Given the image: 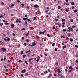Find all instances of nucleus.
<instances>
[{"label":"nucleus","instance_id":"a211bd4d","mask_svg":"<svg viewBox=\"0 0 78 78\" xmlns=\"http://www.w3.org/2000/svg\"><path fill=\"white\" fill-rule=\"evenodd\" d=\"M66 45H65L64 46H63L62 47L63 49H64V48H66Z\"/></svg>","mask_w":78,"mask_h":78},{"label":"nucleus","instance_id":"338daca9","mask_svg":"<svg viewBox=\"0 0 78 78\" xmlns=\"http://www.w3.org/2000/svg\"><path fill=\"white\" fill-rule=\"evenodd\" d=\"M62 24L63 25H65V24H66V23H65L63 22Z\"/></svg>","mask_w":78,"mask_h":78},{"label":"nucleus","instance_id":"20e7f679","mask_svg":"<svg viewBox=\"0 0 78 78\" xmlns=\"http://www.w3.org/2000/svg\"><path fill=\"white\" fill-rule=\"evenodd\" d=\"M68 30H71V31H73V29L71 28L70 27H68Z\"/></svg>","mask_w":78,"mask_h":78},{"label":"nucleus","instance_id":"c03bdc74","mask_svg":"<svg viewBox=\"0 0 78 78\" xmlns=\"http://www.w3.org/2000/svg\"><path fill=\"white\" fill-rule=\"evenodd\" d=\"M21 5H22V6H23V7L24 6V4H22Z\"/></svg>","mask_w":78,"mask_h":78},{"label":"nucleus","instance_id":"c85d7f7f","mask_svg":"<svg viewBox=\"0 0 78 78\" xmlns=\"http://www.w3.org/2000/svg\"><path fill=\"white\" fill-rule=\"evenodd\" d=\"M0 25H1V26H3V24L2 23H1L0 24Z\"/></svg>","mask_w":78,"mask_h":78},{"label":"nucleus","instance_id":"1a4fd4ad","mask_svg":"<svg viewBox=\"0 0 78 78\" xmlns=\"http://www.w3.org/2000/svg\"><path fill=\"white\" fill-rule=\"evenodd\" d=\"M23 20H24V21H25V20H27V18H23Z\"/></svg>","mask_w":78,"mask_h":78},{"label":"nucleus","instance_id":"09e8293b","mask_svg":"<svg viewBox=\"0 0 78 78\" xmlns=\"http://www.w3.org/2000/svg\"><path fill=\"white\" fill-rule=\"evenodd\" d=\"M4 41H7V39H6V38H4Z\"/></svg>","mask_w":78,"mask_h":78},{"label":"nucleus","instance_id":"37998d69","mask_svg":"<svg viewBox=\"0 0 78 78\" xmlns=\"http://www.w3.org/2000/svg\"><path fill=\"white\" fill-rule=\"evenodd\" d=\"M37 59H38L39 60V59H40V57H39V56L38 57Z\"/></svg>","mask_w":78,"mask_h":78},{"label":"nucleus","instance_id":"f704fd0d","mask_svg":"<svg viewBox=\"0 0 78 78\" xmlns=\"http://www.w3.org/2000/svg\"><path fill=\"white\" fill-rule=\"evenodd\" d=\"M25 28H23L22 29H21V31H23V30H25Z\"/></svg>","mask_w":78,"mask_h":78},{"label":"nucleus","instance_id":"6e6d98bb","mask_svg":"<svg viewBox=\"0 0 78 78\" xmlns=\"http://www.w3.org/2000/svg\"><path fill=\"white\" fill-rule=\"evenodd\" d=\"M12 34H13V36H16V34H15L14 33H13Z\"/></svg>","mask_w":78,"mask_h":78},{"label":"nucleus","instance_id":"423d86ee","mask_svg":"<svg viewBox=\"0 0 78 78\" xmlns=\"http://www.w3.org/2000/svg\"><path fill=\"white\" fill-rule=\"evenodd\" d=\"M14 27V24H12L11 25V28H13Z\"/></svg>","mask_w":78,"mask_h":78},{"label":"nucleus","instance_id":"5fc2aeb1","mask_svg":"<svg viewBox=\"0 0 78 78\" xmlns=\"http://www.w3.org/2000/svg\"><path fill=\"white\" fill-rule=\"evenodd\" d=\"M21 73H24V71H23V70H22L21 71Z\"/></svg>","mask_w":78,"mask_h":78},{"label":"nucleus","instance_id":"052dcab7","mask_svg":"<svg viewBox=\"0 0 78 78\" xmlns=\"http://www.w3.org/2000/svg\"><path fill=\"white\" fill-rule=\"evenodd\" d=\"M67 31H69V32H70V30H67Z\"/></svg>","mask_w":78,"mask_h":78},{"label":"nucleus","instance_id":"79ce46f5","mask_svg":"<svg viewBox=\"0 0 78 78\" xmlns=\"http://www.w3.org/2000/svg\"><path fill=\"white\" fill-rule=\"evenodd\" d=\"M22 40H23V39H25V37H23L21 38Z\"/></svg>","mask_w":78,"mask_h":78},{"label":"nucleus","instance_id":"e2e57ef3","mask_svg":"<svg viewBox=\"0 0 78 78\" xmlns=\"http://www.w3.org/2000/svg\"><path fill=\"white\" fill-rule=\"evenodd\" d=\"M1 3L2 5H5V3L3 2H2Z\"/></svg>","mask_w":78,"mask_h":78},{"label":"nucleus","instance_id":"9d476101","mask_svg":"<svg viewBox=\"0 0 78 78\" xmlns=\"http://www.w3.org/2000/svg\"><path fill=\"white\" fill-rule=\"evenodd\" d=\"M30 51H30V50H29V51H27L26 52V53H29V52H30Z\"/></svg>","mask_w":78,"mask_h":78},{"label":"nucleus","instance_id":"4d7b16f0","mask_svg":"<svg viewBox=\"0 0 78 78\" xmlns=\"http://www.w3.org/2000/svg\"><path fill=\"white\" fill-rule=\"evenodd\" d=\"M6 35L5 34H3V36H4V37H5L6 36Z\"/></svg>","mask_w":78,"mask_h":78},{"label":"nucleus","instance_id":"13d9d810","mask_svg":"<svg viewBox=\"0 0 78 78\" xmlns=\"http://www.w3.org/2000/svg\"><path fill=\"white\" fill-rule=\"evenodd\" d=\"M25 24H27V23H27V21H25Z\"/></svg>","mask_w":78,"mask_h":78},{"label":"nucleus","instance_id":"c756f323","mask_svg":"<svg viewBox=\"0 0 78 78\" xmlns=\"http://www.w3.org/2000/svg\"><path fill=\"white\" fill-rule=\"evenodd\" d=\"M26 41H27V42H29V40L28 39L26 40Z\"/></svg>","mask_w":78,"mask_h":78},{"label":"nucleus","instance_id":"393cba45","mask_svg":"<svg viewBox=\"0 0 78 78\" xmlns=\"http://www.w3.org/2000/svg\"><path fill=\"white\" fill-rule=\"evenodd\" d=\"M18 62H22V60H19V61H18Z\"/></svg>","mask_w":78,"mask_h":78},{"label":"nucleus","instance_id":"f8f14e48","mask_svg":"<svg viewBox=\"0 0 78 78\" xmlns=\"http://www.w3.org/2000/svg\"><path fill=\"white\" fill-rule=\"evenodd\" d=\"M62 37H63V38H65V37H64V35H62L61 36V38H62Z\"/></svg>","mask_w":78,"mask_h":78},{"label":"nucleus","instance_id":"3c124183","mask_svg":"<svg viewBox=\"0 0 78 78\" xmlns=\"http://www.w3.org/2000/svg\"><path fill=\"white\" fill-rule=\"evenodd\" d=\"M23 74H21V77H23Z\"/></svg>","mask_w":78,"mask_h":78},{"label":"nucleus","instance_id":"72a5a7b5","mask_svg":"<svg viewBox=\"0 0 78 78\" xmlns=\"http://www.w3.org/2000/svg\"><path fill=\"white\" fill-rule=\"evenodd\" d=\"M62 75V74H58V76H61Z\"/></svg>","mask_w":78,"mask_h":78},{"label":"nucleus","instance_id":"8fccbe9b","mask_svg":"<svg viewBox=\"0 0 78 78\" xmlns=\"http://www.w3.org/2000/svg\"><path fill=\"white\" fill-rule=\"evenodd\" d=\"M28 16V15H26L25 16V17H27Z\"/></svg>","mask_w":78,"mask_h":78},{"label":"nucleus","instance_id":"412c9836","mask_svg":"<svg viewBox=\"0 0 78 78\" xmlns=\"http://www.w3.org/2000/svg\"><path fill=\"white\" fill-rule=\"evenodd\" d=\"M25 62L26 64H27V65L28 64V62H27V61H25Z\"/></svg>","mask_w":78,"mask_h":78},{"label":"nucleus","instance_id":"7ed1b4c3","mask_svg":"<svg viewBox=\"0 0 78 78\" xmlns=\"http://www.w3.org/2000/svg\"><path fill=\"white\" fill-rule=\"evenodd\" d=\"M36 42H34L32 43V45H31V47H33V46H34V45H36Z\"/></svg>","mask_w":78,"mask_h":78},{"label":"nucleus","instance_id":"4468645a","mask_svg":"<svg viewBox=\"0 0 78 78\" xmlns=\"http://www.w3.org/2000/svg\"><path fill=\"white\" fill-rule=\"evenodd\" d=\"M72 5H75V3L74 2H72L71 3Z\"/></svg>","mask_w":78,"mask_h":78},{"label":"nucleus","instance_id":"b1692460","mask_svg":"<svg viewBox=\"0 0 78 78\" xmlns=\"http://www.w3.org/2000/svg\"><path fill=\"white\" fill-rule=\"evenodd\" d=\"M36 17H34V19H33V20H36Z\"/></svg>","mask_w":78,"mask_h":78},{"label":"nucleus","instance_id":"4c0bfd02","mask_svg":"<svg viewBox=\"0 0 78 78\" xmlns=\"http://www.w3.org/2000/svg\"><path fill=\"white\" fill-rule=\"evenodd\" d=\"M55 46V43H53L52 44V47H54Z\"/></svg>","mask_w":78,"mask_h":78},{"label":"nucleus","instance_id":"864d4df0","mask_svg":"<svg viewBox=\"0 0 78 78\" xmlns=\"http://www.w3.org/2000/svg\"><path fill=\"white\" fill-rule=\"evenodd\" d=\"M5 25H9V23H5Z\"/></svg>","mask_w":78,"mask_h":78},{"label":"nucleus","instance_id":"bb28decb","mask_svg":"<svg viewBox=\"0 0 78 78\" xmlns=\"http://www.w3.org/2000/svg\"><path fill=\"white\" fill-rule=\"evenodd\" d=\"M47 36L48 37H50V34H47Z\"/></svg>","mask_w":78,"mask_h":78},{"label":"nucleus","instance_id":"dca6fc26","mask_svg":"<svg viewBox=\"0 0 78 78\" xmlns=\"http://www.w3.org/2000/svg\"><path fill=\"white\" fill-rule=\"evenodd\" d=\"M26 56V55H23V58H25Z\"/></svg>","mask_w":78,"mask_h":78},{"label":"nucleus","instance_id":"c9c22d12","mask_svg":"<svg viewBox=\"0 0 78 78\" xmlns=\"http://www.w3.org/2000/svg\"><path fill=\"white\" fill-rule=\"evenodd\" d=\"M74 12H77V10H75L74 11Z\"/></svg>","mask_w":78,"mask_h":78},{"label":"nucleus","instance_id":"ea45409f","mask_svg":"<svg viewBox=\"0 0 78 78\" xmlns=\"http://www.w3.org/2000/svg\"><path fill=\"white\" fill-rule=\"evenodd\" d=\"M63 31H67V30H66V29H63Z\"/></svg>","mask_w":78,"mask_h":78},{"label":"nucleus","instance_id":"6e6552de","mask_svg":"<svg viewBox=\"0 0 78 78\" xmlns=\"http://www.w3.org/2000/svg\"><path fill=\"white\" fill-rule=\"evenodd\" d=\"M57 72L58 73H61V71H60V69H59L57 71Z\"/></svg>","mask_w":78,"mask_h":78},{"label":"nucleus","instance_id":"a18cd8bd","mask_svg":"<svg viewBox=\"0 0 78 78\" xmlns=\"http://www.w3.org/2000/svg\"><path fill=\"white\" fill-rule=\"evenodd\" d=\"M3 17V15L0 16V18H1V17Z\"/></svg>","mask_w":78,"mask_h":78},{"label":"nucleus","instance_id":"0e129e2a","mask_svg":"<svg viewBox=\"0 0 78 78\" xmlns=\"http://www.w3.org/2000/svg\"><path fill=\"white\" fill-rule=\"evenodd\" d=\"M78 45H75V47H78Z\"/></svg>","mask_w":78,"mask_h":78},{"label":"nucleus","instance_id":"39448f33","mask_svg":"<svg viewBox=\"0 0 78 78\" xmlns=\"http://www.w3.org/2000/svg\"><path fill=\"white\" fill-rule=\"evenodd\" d=\"M29 33H30V31H28V33H27V34H26V37H27L29 35Z\"/></svg>","mask_w":78,"mask_h":78},{"label":"nucleus","instance_id":"f03ea898","mask_svg":"<svg viewBox=\"0 0 78 78\" xmlns=\"http://www.w3.org/2000/svg\"><path fill=\"white\" fill-rule=\"evenodd\" d=\"M34 8H39V5L37 4H35L34 5Z\"/></svg>","mask_w":78,"mask_h":78},{"label":"nucleus","instance_id":"69168bd1","mask_svg":"<svg viewBox=\"0 0 78 78\" xmlns=\"http://www.w3.org/2000/svg\"><path fill=\"white\" fill-rule=\"evenodd\" d=\"M8 69H6V70H5V71L6 72H8Z\"/></svg>","mask_w":78,"mask_h":78},{"label":"nucleus","instance_id":"774afa93","mask_svg":"<svg viewBox=\"0 0 78 78\" xmlns=\"http://www.w3.org/2000/svg\"><path fill=\"white\" fill-rule=\"evenodd\" d=\"M76 62L77 63H78V60H76Z\"/></svg>","mask_w":78,"mask_h":78},{"label":"nucleus","instance_id":"f257e3e1","mask_svg":"<svg viewBox=\"0 0 78 78\" xmlns=\"http://www.w3.org/2000/svg\"><path fill=\"white\" fill-rule=\"evenodd\" d=\"M1 50L2 51H4V52H5L6 50L5 48H3L1 49Z\"/></svg>","mask_w":78,"mask_h":78},{"label":"nucleus","instance_id":"cd10ccee","mask_svg":"<svg viewBox=\"0 0 78 78\" xmlns=\"http://www.w3.org/2000/svg\"><path fill=\"white\" fill-rule=\"evenodd\" d=\"M66 37V40H69V38H68L67 37Z\"/></svg>","mask_w":78,"mask_h":78},{"label":"nucleus","instance_id":"680f3d73","mask_svg":"<svg viewBox=\"0 0 78 78\" xmlns=\"http://www.w3.org/2000/svg\"><path fill=\"white\" fill-rule=\"evenodd\" d=\"M64 25H62V28H64Z\"/></svg>","mask_w":78,"mask_h":78},{"label":"nucleus","instance_id":"e433bc0d","mask_svg":"<svg viewBox=\"0 0 78 78\" xmlns=\"http://www.w3.org/2000/svg\"><path fill=\"white\" fill-rule=\"evenodd\" d=\"M72 66H70L69 67V69H72Z\"/></svg>","mask_w":78,"mask_h":78},{"label":"nucleus","instance_id":"7c9ffc66","mask_svg":"<svg viewBox=\"0 0 78 78\" xmlns=\"http://www.w3.org/2000/svg\"><path fill=\"white\" fill-rule=\"evenodd\" d=\"M45 55V56H47V53L46 52L44 53Z\"/></svg>","mask_w":78,"mask_h":78},{"label":"nucleus","instance_id":"aec40b11","mask_svg":"<svg viewBox=\"0 0 78 78\" xmlns=\"http://www.w3.org/2000/svg\"><path fill=\"white\" fill-rule=\"evenodd\" d=\"M58 9H61V6H58Z\"/></svg>","mask_w":78,"mask_h":78},{"label":"nucleus","instance_id":"f3484780","mask_svg":"<svg viewBox=\"0 0 78 78\" xmlns=\"http://www.w3.org/2000/svg\"><path fill=\"white\" fill-rule=\"evenodd\" d=\"M31 53V52H30L27 55V56H28L29 57H30V54Z\"/></svg>","mask_w":78,"mask_h":78},{"label":"nucleus","instance_id":"ddd939ff","mask_svg":"<svg viewBox=\"0 0 78 78\" xmlns=\"http://www.w3.org/2000/svg\"><path fill=\"white\" fill-rule=\"evenodd\" d=\"M4 58L3 60L4 61H5V59H6V56L4 55Z\"/></svg>","mask_w":78,"mask_h":78},{"label":"nucleus","instance_id":"5701e85b","mask_svg":"<svg viewBox=\"0 0 78 78\" xmlns=\"http://www.w3.org/2000/svg\"><path fill=\"white\" fill-rule=\"evenodd\" d=\"M17 3H20V0H17Z\"/></svg>","mask_w":78,"mask_h":78},{"label":"nucleus","instance_id":"4be33fe9","mask_svg":"<svg viewBox=\"0 0 78 78\" xmlns=\"http://www.w3.org/2000/svg\"><path fill=\"white\" fill-rule=\"evenodd\" d=\"M62 22H65V20L64 19H62Z\"/></svg>","mask_w":78,"mask_h":78},{"label":"nucleus","instance_id":"58836bf2","mask_svg":"<svg viewBox=\"0 0 78 78\" xmlns=\"http://www.w3.org/2000/svg\"><path fill=\"white\" fill-rule=\"evenodd\" d=\"M23 53V51H22L20 53L21 55H22V54Z\"/></svg>","mask_w":78,"mask_h":78},{"label":"nucleus","instance_id":"bf43d9fd","mask_svg":"<svg viewBox=\"0 0 78 78\" xmlns=\"http://www.w3.org/2000/svg\"><path fill=\"white\" fill-rule=\"evenodd\" d=\"M52 27L53 29H55V26H53Z\"/></svg>","mask_w":78,"mask_h":78},{"label":"nucleus","instance_id":"0eeeda50","mask_svg":"<svg viewBox=\"0 0 78 78\" xmlns=\"http://www.w3.org/2000/svg\"><path fill=\"white\" fill-rule=\"evenodd\" d=\"M14 6V4H12L11 5H10L9 7L10 8H12V7Z\"/></svg>","mask_w":78,"mask_h":78},{"label":"nucleus","instance_id":"2f4dec72","mask_svg":"<svg viewBox=\"0 0 78 78\" xmlns=\"http://www.w3.org/2000/svg\"><path fill=\"white\" fill-rule=\"evenodd\" d=\"M55 51H58V49L56 48H55Z\"/></svg>","mask_w":78,"mask_h":78},{"label":"nucleus","instance_id":"a19ab883","mask_svg":"<svg viewBox=\"0 0 78 78\" xmlns=\"http://www.w3.org/2000/svg\"><path fill=\"white\" fill-rule=\"evenodd\" d=\"M56 64L57 65V66H58V63L56 62L55 63V65H56Z\"/></svg>","mask_w":78,"mask_h":78},{"label":"nucleus","instance_id":"473e14b6","mask_svg":"<svg viewBox=\"0 0 78 78\" xmlns=\"http://www.w3.org/2000/svg\"><path fill=\"white\" fill-rule=\"evenodd\" d=\"M19 20H16V23H17V22H19Z\"/></svg>","mask_w":78,"mask_h":78},{"label":"nucleus","instance_id":"a878e982","mask_svg":"<svg viewBox=\"0 0 78 78\" xmlns=\"http://www.w3.org/2000/svg\"><path fill=\"white\" fill-rule=\"evenodd\" d=\"M58 26H59V27H61V24L58 23Z\"/></svg>","mask_w":78,"mask_h":78},{"label":"nucleus","instance_id":"49530a36","mask_svg":"<svg viewBox=\"0 0 78 78\" xmlns=\"http://www.w3.org/2000/svg\"><path fill=\"white\" fill-rule=\"evenodd\" d=\"M45 32H46V31L45 30V31H44V32H42V34H44V33H45Z\"/></svg>","mask_w":78,"mask_h":78},{"label":"nucleus","instance_id":"603ef678","mask_svg":"<svg viewBox=\"0 0 78 78\" xmlns=\"http://www.w3.org/2000/svg\"><path fill=\"white\" fill-rule=\"evenodd\" d=\"M73 20L72 19L71 20H70V22H73Z\"/></svg>","mask_w":78,"mask_h":78},{"label":"nucleus","instance_id":"9b49d317","mask_svg":"<svg viewBox=\"0 0 78 78\" xmlns=\"http://www.w3.org/2000/svg\"><path fill=\"white\" fill-rule=\"evenodd\" d=\"M65 11H66V12H69V9H65Z\"/></svg>","mask_w":78,"mask_h":78},{"label":"nucleus","instance_id":"2eb2a0df","mask_svg":"<svg viewBox=\"0 0 78 78\" xmlns=\"http://www.w3.org/2000/svg\"><path fill=\"white\" fill-rule=\"evenodd\" d=\"M66 5L67 6H70V5L68 2L66 3Z\"/></svg>","mask_w":78,"mask_h":78},{"label":"nucleus","instance_id":"6ab92c4d","mask_svg":"<svg viewBox=\"0 0 78 78\" xmlns=\"http://www.w3.org/2000/svg\"><path fill=\"white\" fill-rule=\"evenodd\" d=\"M7 41H10V38H8L7 39Z\"/></svg>","mask_w":78,"mask_h":78},{"label":"nucleus","instance_id":"de8ad7c7","mask_svg":"<svg viewBox=\"0 0 78 78\" xmlns=\"http://www.w3.org/2000/svg\"><path fill=\"white\" fill-rule=\"evenodd\" d=\"M70 41H71V42H73V39H70Z\"/></svg>","mask_w":78,"mask_h":78}]
</instances>
